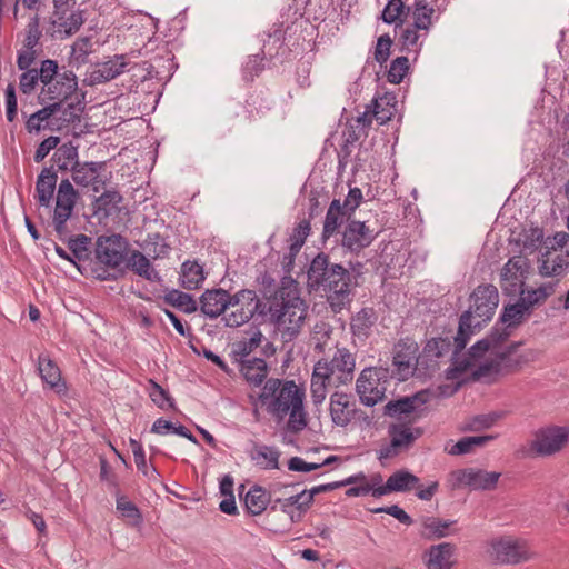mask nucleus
I'll return each instance as SVG.
<instances>
[{
    "mask_svg": "<svg viewBox=\"0 0 569 569\" xmlns=\"http://www.w3.org/2000/svg\"><path fill=\"white\" fill-rule=\"evenodd\" d=\"M38 18L36 17L27 27L24 48L34 49L40 39Z\"/></svg>",
    "mask_w": 569,
    "mask_h": 569,
    "instance_id": "obj_63",
    "label": "nucleus"
},
{
    "mask_svg": "<svg viewBox=\"0 0 569 569\" xmlns=\"http://www.w3.org/2000/svg\"><path fill=\"white\" fill-rule=\"evenodd\" d=\"M426 37L423 32L416 27H408L402 31L401 41L408 50L417 51L421 46L420 38Z\"/></svg>",
    "mask_w": 569,
    "mask_h": 569,
    "instance_id": "obj_57",
    "label": "nucleus"
},
{
    "mask_svg": "<svg viewBox=\"0 0 569 569\" xmlns=\"http://www.w3.org/2000/svg\"><path fill=\"white\" fill-rule=\"evenodd\" d=\"M307 315L308 305L300 297L297 283L292 280L283 282L269 303V316L284 342L301 332Z\"/></svg>",
    "mask_w": 569,
    "mask_h": 569,
    "instance_id": "obj_4",
    "label": "nucleus"
},
{
    "mask_svg": "<svg viewBox=\"0 0 569 569\" xmlns=\"http://www.w3.org/2000/svg\"><path fill=\"white\" fill-rule=\"evenodd\" d=\"M59 111V103H49L42 109L38 110L33 114H31L26 123L27 129L32 131H40L43 127V122H46L50 117H52L56 112Z\"/></svg>",
    "mask_w": 569,
    "mask_h": 569,
    "instance_id": "obj_49",
    "label": "nucleus"
},
{
    "mask_svg": "<svg viewBox=\"0 0 569 569\" xmlns=\"http://www.w3.org/2000/svg\"><path fill=\"white\" fill-rule=\"evenodd\" d=\"M509 330L495 328L488 337L471 347L468 358L463 360H460L459 351L456 350L455 360L446 370L447 379L458 380L455 390L467 370H470L476 379L487 382L493 381L499 376L519 370L518 347H521L522 343H509Z\"/></svg>",
    "mask_w": 569,
    "mask_h": 569,
    "instance_id": "obj_1",
    "label": "nucleus"
},
{
    "mask_svg": "<svg viewBox=\"0 0 569 569\" xmlns=\"http://www.w3.org/2000/svg\"><path fill=\"white\" fill-rule=\"evenodd\" d=\"M318 362H325L328 368V377L338 386L352 380L356 361L348 349L338 348L330 361L321 359Z\"/></svg>",
    "mask_w": 569,
    "mask_h": 569,
    "instance_id": "obj_16",
    "label": "nucleus"
},
{
    "mask_svg": "<svg viewBox=\"0 0 569 569\" xmlns=\"http://www.w3.org/2000/svg\"><path fill=\"white\" fill-rule=\"evenodd\" d=\"M312 502L311 493H308L307 490L301 491L300 493L290 496L284 499H277L274 503H279L280 508L283 511H288L290 507H297L299 510L305 511L309 508Z\"/></svg>",
    "mask_w": 569,
    "mask_h": 569,
    "instance_id": "obj_52",
    "label": "nucleus"
},
{
    "mask_svg": "<svg viewBox=\"0 0 569 569\" xmlns=\"http://www.w3.org/2000/svg\"><path fill=\"white\" fill-rule=\"evenodd\" d=\"M38 371L43 382L49 385L58 393L66 391V385L61 380L60 369L48 356H39Z\"/></svg>",
    "mask_w": 569,
    "mask_h": 569,
    "instance_id": "obj_28",
    "label": "nucleus"
},
{
    "mask_svg": "<svg viewBox=\"0 0 569 569\" xmlns=\"http://www.w3.org/2000/svg\"><path fill=\"white\" fill-rule=\"evenodd\" d=\"M149 396L159 408L164 409L167 407L172 406L167 391L154 382H151V386L149 388Z\"/></svg>",
    "mask_w": 569,
    "mask_h": 569,
    "instance_id": "obj_59",
    "label": "nucleus"
},
{
    "mask_svg": "<svg viewBox=\"0 0 569 569\" xmlns=\"http://www.w3.org/2000/svg\"><path fill=\"white\" fill-rule=\"evenodd\" d=\"M130 447L134 457L137 468L149 479H156L158 471L147 465L146 455L142 446L134 439H130Z\"/></svg>",
    "mask_w": 569,
    "mask_h": 569,
    "instance_id": "obj_51",
    "label": "nucleus"
},
{
    "mask_svg": "<svg viewBox=\"0 0 569 569\" xmlns=\"http://www.w3.org/2000/svg\"><path fill=\"white\" fill-rule=\"evenodd\" d=\"M449 341L442 338H435L427 342L425 352L430 357H441L449 349Z\"/></svg>",
    "mask_w": 569,
    "mask_h": 569,
    "instance_id": "obj_61",
    "label": "nucleus"
},
{
    "mask_svg": "<svg viewBox=\"0 0 569 569\" xmlns=\"http://www.w3.org/2000/svg\"><path fill=\"white\" fill-rule=\"evenodd\" d=\"M57 179V174L49 168H44L38 176L36 183V198L38 202L46 208L50 206Z\"/></svg>",
    "mask_w": 569,
    "mask_h": 569,
    "instance_id": "obj_29",
    "label": "nucleus"
},
{
    "mask_svg": "<svg viewBox=\"0 0 569 569\" xmlns=\"http://www.w3.org/2000/svg\"><path fill=\"white\" fill-rule=\"evenodd\" d=\"M496 438V435L463 437L453 443L450 448H446V450L451 456L467 455L475 452L477 448L486 447Z\"/></svg>",
    "mask_w": 569,
    "mask_h": 569,
    "instance_id": "obj_31",
    "label": "nucleus"
},
{
    "mask_svg": "<svg viewBox=\"0 0 569 569\" xmlns=\"http://www.w3.org/2000/svg\"><path fill=\"white\" fill-rule=\"evenodd\" d=\"M406 7L402 0H390L382 12V19L387 23L396 22L403 13Z\"/></svg>",
    "mask_w": 569,
    "mask_h": 569,
    "instance_id": "obj_58",
    "label": "nucleus"
},
{
    "mask_svg": "<svg viewBox=\"0 0 569 569\" xmlns=\"http://www.w3.org/2000/svg\"><path fill=\"white\" fill-rule=\"evenodd\" d=\"M455 523L450 520H441L438 518H427L423 522L425 530L429 536L443 538L448 536V529Z\"/></svg>",
    "mask_w": 569,
    "mask_h": 569,
    "instance_id": "obj_54",
    "label": "nucleus"
},
{
    "mask_svg": "<svg viewBox=\"0 0 569 569\" xmlns=\"http://www.w3.org/2000/svg\"><path fill=\"white\" fill-rule=\"evenodd\" d=\"M389 372L385 368H366L359 375L356 390L365 406L372 407L382 401L387 391Z\"/></svg>",
    "mask_w": 569,
    "mask_h": 569,
    "instance_id": "obj_9",
    "label": "nucleus"
},
{
    "mask_svg": "<svg viewBox=\"0 0 569 569\" xmlns=\"http://www.w3.org/2000/svg\"><path fill=\"white\" fill-rule=\"evenodd\" d=\"M428 391H420L413 397H405L396 401H389L385 406V413L396 418V421L413 423L420 418L422 406L428 401Z\"/></svg>",
    "mask_w": 569,
    "mask_h": 569,
    "instance_id": "obj_14",
    "label": "nucleus"
},
{
    "mask_svg": "<svg viewBox=\"0 0 569 569\" xmlns=\"http://www.w3.org/2000/svg\"><path fill=\"white\" fill-rule=\"evenodd\" d=\"M89 238L87 236H79L69 241V249L74 259L81 260L87 256Z\"/></svg>",
    "mask_w": 569,
    "mask_h": 569,
    "instance_id": "obj_62",
    "label": "nucleus"
},
{
    "mask_svg": "<svg viewBox=\"0 0 569 569\" xmlns=\"http://www.w3.org/2000/svg\"><path fill=\"white\" fill-rule=\"evenodd\" d=\"M422 430L407 421H395L388 428L389 442L378 450L380 461L391 459L402 451L408 450L413 442L421 437Z\"/></svg>",
    "mask_w": 569,
    "mask_h": 569,
    "instance_id": "obj_8",
    "label": "nucleus"
},
{
    "mask_svg": "<svg viewBox=\"0 0 569 569\" xmlns=\"http://www.w3.org/2000/svg\"><path fill=\"white\" fill-rule=\"evenodd\" d=\"M43 86L38 94L40 104L59 103V110L62 103L72 97L78 89V78L71 70L59 72V66L56 60H43Z\"/></svg>",
    "mask_w": 569,
    "mask_h": 569,
    "instance_id": "obj_6",
    "label": "nucleus"
},
{
    "mask_svg": "<svg viewBox=\"0 0 569 569\" xmlns=\"http://www.w3.org/2000/svg\"><path fill=\"white\" fill-rule=\"evenodd\" d=\"M124 243L120 236L100 237L97 242V259L112 268L119 267L123 261Z\"/></svg>",
    "mask_w": 569,
    "mask_h": 569,
    "instance_id": "obj_20",
    "label": "nucleus"
},
{
    "mask_svg": "<svg viewBox=\"0 0 569 569\" xmlns=\"http://www.w3.org/2000/svg\"><path fill=\"white\" fill-rule=\"evenodd\" d=\"M53 160L61 171L71 170L74 163H80L78 161V149L71 143L60 146L53 154Z\"/></svg>",
    "mask_w": 569,
    "mask_h": 569,
    "instance_id": "obj_44",
    "label": "nucleus"
},
{
    "mask_svg": "<svg viewBox=\"0 0 569 569\" xmlns=\"http://www.w3.org/2000/svg\"><path fill=\"white\" fill-rule=\"evenodd\" d=\"M269 501L270 497L268 492L261 487L251 488L244 497V503L248 511L254 516L262 513Z\"/></svg>",
    "mask_w": 569,
    "mask_h": 569,
    "instance_id": "obj_40",
    "label": "nucleus"
},
{
    "mask_svg": "<svg viewBox=\"0 0 569 569\" xmlns=\"http://www.w3.org/2000/svg\"><path fill=\"white\" fill-rule=\"evenodd\" d=\"M262 333L254 330L250 337H246L232 345V353L237 361L247 360L251 352H253L262 342Z\"/></svg>",
    "mask_w": 569,
    "mask_h": 569,
    "instance_id": "obj_38",
    "label": "nucleus"
},
{
    "mask_svg": "<svg viewBox=\"0 0 569 569\" xmlns=\"http://www.w3.org/2000/svg\"><path fill=\"white\" fill-rule=\"evenodd\" d=\"M501 473L478 468H465L450 473L453 488H468L469 490H493Z\"/></svg>",
    "mask_w": 569,
    "mask_h": 569,
    "instance_id": "obj_12",
    "label": "nucleus"
},
{
    "mask_svg": "<svg viewBox=\"0 0 569 569\" xmlns=\"http://www.w3.org/2000/svg\"><path fill=\"white\" fill-rule=\"evenodd\" d=\"M409 70V60L407 57L396 58L388 71V81L391 83H400Z\"/></svg>",
    "mask_w": 569,
    "mask_h": 569,
    "instance_id": "obj_56",
    "label": "nucleus"
},
{
    "mask_svg": "<svg viewBox=\"0 0 569 569\" xmlns=\"http://www.w3.org/2000/svg\"><path fill=\"white\" fill-rule=\"evenodd\" d=\"M419 485V478L407 470H399L392 473L383 487L375 489L373 497H381L390 492L408 491Z\"/></svg>",
    "mask_w": 569,
    "mask_h": 569,
    "instance_id": "obj_24",
    "label": "nucleus"
},
{
    "mask_svg": "<svg viewBox=\"0 0 569 569\" xmlns=\"http://www.w3.org/2000/svg\"><path fill=\"white\" fill-rule=\"evenodd\" d=\"M143 249L153 259L162 258L168 253L169 247L160 234H149L144 241Z\"/></svg>",
    "mask_w": 569,
    "mask_h": 569,
    "instance_id": "obj_53",
    "label": "nucleus"
},
{
    "mask_svg": "<svg viewBox=\"0 0 569 569\" xmlns=\"http://www.w3.org/2000/svg\"><path fill=\"white\" fill-rule=\"evenodd\" d=\"M103 162H80L71 168L72 180L82 188H89L93 192H99L104 186Z\"/></svg>",
    "mask_w": 569,
    "mask_h": 569,
    "instance_id": "obj_19",
    "label": "nucleus"
},
{
    "mask_svg": "<svg viewBox=\"0 0 569 569\" xmlns=\"http://www.w3.org/2000/svg\"><path fill=\"white\" fill-rule=\"evenodd\" d=\"M259 402L278 420L289 416L287 429L291 432H299L308 425L303 406L305 390L292 380H267L259 395Z\"/></svg>",
    "mask_w": 569,
    "mask_h": 569,
    "instance_id": "obj_2",
    "label": "nucleus"
},
{
    "mask_svg": "<svg viewBox=\"0 0 569 569\" xmlns=\"http://www.w3.org/2000/svg\"><path fill=\"white\" fill-rule=\"evenodd\" d=\"M540 266V273L545 277H553L560 274L569 263V251L566 252H551L547 251L543 254Z\"/></svg>",
    "mask_w": 569,
    "mask_h": 569,
    "instance_id": "obj_34",
    "label": "nucleus"
},
{
    "mask_svg": "<svg viewBox=\"0 0 569 569\" xmlns=\"http://www.w3.org/2000/svg\"><path fill=\"white\" fill-rule=\"evenodd\" d=\"M418 345L413 340L399 341L393 349V367L398 380H407L413 375L418 361Z\"/></svg>",
    "mask_w": 569,
    "mask_h": 569,
    "instance_id": "obj_15",
    "label": "nucleus"
},
{
    "mask_svg": "<svg viewBox=\"0 0 569 569\" xmlns=\"http://www.w3.org/2000/svg\"><path fill=\"white\" fill-rule=\"evenodd\" d=\"M435 10L432 7H429L426 0H416L413 7V27L423 32V36H427L431 24H432V14Z\"/></svg>",
    "mask_w": 569,
    "mask_h": 569,
    "instance_id": "obj_42",
    "label": "nucleus"
},
{
    "mask_svg": "<svg viewBox=\"0 0 569 569\" xmlns=\"http://www.w3.org/2000/svg\"><path fill=\"white\" fill-rule=\"evenodd\" d=\"M230 295L223 289L207 290L201 297V311L209 318L224 313Z\"/></svg>",
    "mask_w": 569,
    "mask_h": 569,
    "instance_id": "obj_27",
    "label": "nucleus"
},
{
    "mask_svg": "<svg viewBox=\"0 0 569 569\" xmlns=\"http://www.w3.org/2000/svg\"><path fill=\"white\" fill-rule=\"evenodd\" d=\"M92 52V42L88 37L77 39L71 46L69 66L79 68L87 62L88 56Z\"/></svg>",
    "mask_w": 569,
    "mask_h": 569,
    "instance_id": "obj_43",
    "label": "nucleus"
},
{
    "mask_svg": "<svg viewBox=\"0 0 569 569\" xmlns=\"http://www.w3.org/2000/svg\"><path fill=\"white\" fill-rule=\"evenodd\" d=\"M329 386L338 387V385L328 377V368L325 362H317L313 368L310 385L311 399L316 406L323 402Z\"/></svg>",
    "mask_w": 569,
    "mask_h": 569,
    "instance_id": "obj_26",
    "label": "nucleus"
},
{
    "mask_svg": "<svg viewBox=\"0 0 569 569\" xmlns=\"http://www.w3.org/2000/svg\"><path fill=\"white\" fill-rule=\"evenodd\" d=\"M356 405L352 396L333 392L330 397V416L336 426L345 427L353 418Z\"/></svg>",
    "mask_w": 569,
    "mask_h": 569,
    "instance_id": "obj_22",
    "label": "nucleus"
},
{
    "mask_svg": "<svg viewBox=\"0 0 569 569\" xmlns=\"http://www.w3.org/2000/svg\"><path fill=\"white\" fill-rule=\"evenodd\" d=\"M555 292V284L552 282L543 283L535 289L525 290L520 289V300L530 310L535 305L543 302L549 296Z\"/></svg>",
    "mask_w": 569,
    "mask_h": 569,
    "instance_id": "obj_39",
    "label": "nucleus"
},
{
    "mask_svg": "<svg viewBox=\"0 0 569 569\" xmlns=\"http://www.w3.org/2000/svg\"><path fill=\"white\" fill-rule=\"evenodd\" d=\"M127 266L138 276L157 282L160 280L159 273L152 268L149 259L140 251H132L128 258Z\"/></svg>",
    "mask_w": 569,
    "mask_h": 569,
    "instance_id": "obj_33",
    "label": "nucleus"
},
{
    "mask_svg": "<svg viewBox=\"0 0 569 569\" xmlns=\"http://www.w3.org/2000/svg\"><path fill=\"white\" fill-rule=\"evenodd\" d=\"M164 300L173 306L183 309L184 311H193L196 309L194 301L191 296L179 290H171L164 296Z\"/></svg>",
    "mask_w": 569,
    "mask_h": 569,
    "instance_id": "obj_55",
    "label": "nucleus"
},
{
    "mask_svg": "<svg viewBox=\"0 0 569 569\" xmlns=\"http://www.w3.org/2000/svg\"><path fill=\"white\" fill-rule=\"evenodd\" d=\"M83 22L81 11L56 12V18L52 21L53 33L61 39L70 37L80 29Z\"/></svg>",
    "mask_w": 569,
    "mask_h": 569,
    "instance_id": "obj_25",
    "label": "nucleus"
},
{
    "mask_svg": "<svg viewBox=\"0 0 569 569\" xmlns=\"http://www.w3.org/2000/svg\"><path fill=\"white\" fill-rule=\"evenodd\" d=\"M345 211L341 207L339 200H333L327 211L325 226H323V236L329 238L333 234L337 229L341 226L345 219Z\"/></svg>",
    "mask_w": 569,
    "mask_h": 569,
    "instance_id": "obj_45",
    "label": "nucleus"
},
{
    "mask_svg": "<svg viewBox=\"0 0 569 569\" xmlns=\"http://www.w3.org/2000/svg\"><path fill=\"white\" fill-rule=\"evenodd\" d=\"M499 303L498 290L492 284L479 286L471 296V306L469 310L460 317L458 332L455 337L456 350H462L473 329L480 328L482 323L489 321Z\"/></svg>",
    "mask_w": 569,
    "mask_h": 569,
    "instance_id": "obj_5",
    "label": "nucleus"
},
{
    "mask_svg": "<svg viewBox=\"0 0 569 569\" xmlns=\"http://www.w3.org/2000/svg\"><path fill=\"white\" fill-rule=\"evenodd\" d=\"M487 556L496 563L519 565L529 561L533 552L526 539L502 535L488 541Z\"/></svg>",
    "mask_w": 569,
    "mask_h": 569,
    "instance_id": "obj_7",
    "label": "nucleus"
},
{
    "mask_svg": "<svg viewBox=\"0 0 569 569\" xmlns=\"http://www.w3.org/2000/svg\"><path fill=\"white\" fill-rule=\"evenodd\" d=\"M375 237V231L365 222L350 221L343 232L342 246L352 252H358L368 247Z\"/></svg>",
    "mask_w": 569,
    "mask_h": 569,
    "instance_id": "obj_21",
    "label": "nucleus"
},
{
    "mask_svg": "<svg viewBox=\"0 0 569 569\" xmlns=\"http://www.w3.org/2000/svg\"><path fill=\"white\" fill-rule=\"evenodd\" d=\"M78 192L68 179L61 180L58 186L56 207L52 217L54 230L59 236H64L68 232L67 221L71 218Z\"/></svg>",
    "mask_w": 569,
    "mask_h": 569,
    "instance_id": "obj_13",
    "label": "nucleus"
},
{
    "mask_svg": "<svg viewBox=\"0 0 569 569\" xmlns=\"http://www.w3.org/2000/svg\"><path fill=\"white\" fill-rule=\"evenodd\" d=\"M528 269L529 262L522 256H515L508 260L500 274L501 287L507 295H518L523 287V279Z\"/></svg>",
    "mask_w": 569,
    "mask_h": 569,
    "instance_id": "obj_17",
    "label": "nucleus"
},
{
    "mask_svg": "<svg viewBox=\"0 0 569 569\" xmlns=\"http://www.w3.org/2000/svg\"><path fill=\"white\" fill-rule=\"evenodd\" d=\"M279 457L280 452L278 449L269 446H258L251 455L256 465L263 469H277L279 467Z\"/></svg>",
    "mask_w": 569,
    "mask_h": 569,
    "instance_id": "obj_41",
    "label": "nucleus"
},
{
    "mask_svg": "<svg viewBox=\"0 0 569 569\" xmlns=\"http://www.w3.org/2000/svg\"><path fill=\"white\" fill-rule=\"evenodd\" d=\"M22 71L23 72L19 78V88L23 94L32 93L39 82L43 86V61L39 69L33 68Z\"/></svg>",
    "mask_w": 569,
    "mask_h": 569,
    "instance_id": "obj_48",
    "label": "nucleus"
},
{
    "mask_svg": "<svg viewBox=\"0 0 569 569\" xmlns=\"http://www.w3.org/2000/svg\"><path fill=\"white\" fill-rule=\"evenodd\" d=\"M6 117L8 121L12 122L17 117V97L16 89L12 83L7 86L6 92Z\"/></svg>",
    "mask_w": 569,
    "mask_h": 569,
    "instance_id": "obj_60",
    "label": "nucleus"
},
{
    "mask_svg": "<svg viewBox=\"0 0 569 569\" xmlns=\"http://www.w3.org/2000/svg\"><path fill=\"white\" fill-rule=\"evenodd\" d=\"M427 556L428 569H452L457 563L456 546L449 542L431 546Z\"/></svg>",
    "mask_w": 569,
    "mask_h": 569,
    "instance_id": "obj_23",
    "label": "nucleus"
},
{
    "mask_svg": "<svg viewBox=\"0 0 569 569\" xmlns=\"http://www.w3.org/2000/svg\"><path fill=\"white\" fill-rule=\"evenodd\" d=\"M128 64L127 56H114L112 59L89 69L83 82L90 87L108 82L122 74Z\"/></svg>",
    "mask_w": 569,
    "mask_h": 569,
    "instance_id": "obj_18",
    "label": "nucleus"
},
{
    "mask_svg": "<svg viewBox=\"0 0 569 569\" xmlns=\"http://www.w3.org/2000/svg\"><path fill=\"white\" fill-rule=\"evenodd\" d=\"M506 411H491L469 418L463 427V431L480 432L493 427L498 421L506 417Z\"/></svg>",
    "mask_w": 569,
    "mask_h": 569,
    "instance_id": "obj_35",
    "label": "nucleus"
},
{
    "mask_svg": "<svg viewBox=\"0 0 569 569\" xmlns=\"http://www.w3.org/2000/svg\"><path fill=\"white\" fill-rule=\"evenodd\" d=\"M569 442V428L565 426H546L538 429L529 443V450L538 457L559 453Z\"/></svg>",
    "mask_w": 569,
    "mask_h": 569,
    "instance_id": "obj_10",
    "label": "nucleus"
},
{
    "mask_svg": "<svg viewBox=\"0 0 569 569\" xmlns=\"http://www.w3.org/2000/svg\"><path fill=\"white\" fill-rule=\"evenodd\" d=\"M376 321L377 316L375 311L370 308H363L351 320V329L353 335L359 338L368 337Z\"/></svg>",
    "mask_w": 569,
    "mask_h": 569,
    "instance_id": "obj_37",
    "label": "nucleus"
},
{
    "mask_svg": "<svg viewBox=\"0 0 569 569\" xmlns=\"http://www.w3.org/2000/svg\"><path fill=\"white\" fill-rule=\"evenodd\" d=\"M307 279L310 290L323 295L335 311H340L351 301L352 290L357 286L351 273L341 264L330 262L325 253L312 259Z\"/></svg>",
    "mask_w": 569,
    "mask_h": 569,
    "instance_id": "obj_3",
    "label": "nucleus"
},
{
    "mask_svg": "<svg viewBox=\"0 0 569 569\" xmlns=\"http://www.w3.org/2000/svg\"><path fill=\"white\" fill-rule=\"evenodd\" d=\"M240 371L244 379L254 386L260 385L267 376V363L262 358L241 360Z\"/></svg>",
    "mask_w": 569,
    "mask_h": 569,
    "instance_id": "obj_32",
    "label": "nucleus"
},
{
    "mask_svg": "<svg viewBox=\"0 0 569 569\" xmlns=\"http://www.w3.org/2000/svg\"><path fill=\"white\" fill-rule=\"evenodd\" d=\"M260 300L252 290H240L230 296L222 320L234 328L248 322L260 308Z\"/></svg>",
    "mask_w": 569,
    "mask_h": 569,
    "instance_id": "obj_11",
    "label": "nucleus"
},
{
    "mask_svg": "<svg viewBox=\"0 0 569 569\" xmlns=\"http://www.w3.org/2000/svg\"><path fill=\"white\" fill-rule=\"evenodd\" d=\"M371 113L379 124L388 122L397 112V100L391 93H385L372 100Z\"/></svg>",
    "mask_w": 569,
    "mask_h": 569,
    "instance_id": "obj_30",
    "label": "nucleus"
},
{
    "mask_svg": "<svg viewBox=\"0 0 569 569\" xmlns=\"http://www.w3.org/2000/svg\"><path fill=\"white\" fill-rule=\"evenodd\" d=\"M59 141H60V139L58 137H49V138L44 139L36 150L34 160L37 162L42 161L49 154V152L51 150L57 148V146L59 144Z\"/></svg>",
    "mask_w": 569,
    "mask_h": 569,
    "instance_id": "obj_64",
    "label": "nucleus"
},
{
    "mask_svg": "<svg viewBox=\"0 0 569 569\" xmlns=\"http://www.w3.org/2000/svg\"><path fill=\"white\" fill-rule=\"evenodd\" d=\"M122 197L114 190H107L94 201L97 211H103L106 216L112 211L118 210V206L121 202Z\"/></svg>",
    "mask_w": 569,
    "mask_h": 569,
    "instance_id": "obj_50",
    "label": "nucleus"
},
{
    "mask_svg": "<svg viewBox=\"0 0 569 569\" xmlns=\"http://www.w3.org/2000/svg\"><path fill=\"white\" fill-rule=\"evenodd\" d=\"M528 312L529 309L520 299L516 303L506 307L501 315L502 329L508 330L510 327L518 326Z\"/></svg>",
    "mask_w": 569,
    "mask_h": 569,
    "instance_id": "obj_47",
    "label": "nucleus"
},
{
    "mask_svg": "<svg viewBox=\"0 0 569 569\" xmlns=\"http://www.w3.org/2000/svg\"><path fill=\"white\" fill-rule=\"evenodd\" d=\"M373 119L375 118L371 113V107L367 106L362 113L350 120V133L348 141H355L359 140L361 137H366L367 129L371 126Z\"/></svg>",
    "mask_w": 569,
    "mask_h": 569,
    "instance_id": "obj_46",
    "label": "nucleus"
},
{
    "mask_svg": "<svg viewBox=\"0 0 569 569\" xmlns=\"http://www.w3.org/2000/svg\"><path fill=\"white\" fill-rule=\"evenodd\" d=\"M204 280L203 269L198 262L186 261L181 267L180 281L184 289L193 290Z\"/></svg>",
    "mask_w": 569,
    "mask_h": 569,
    "instance_id": "obj_36",
    "label": "nucleus"
}]
</instances>
